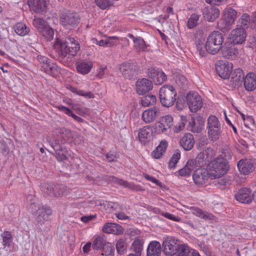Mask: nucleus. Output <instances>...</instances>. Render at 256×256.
I'll use <instances>...</instances> for the list:
<instances>
[{
    "label": "nucleus",
    "instance_id": "f257e3e1",
    "mask_svg": "<svg viewBox=\"0 0 256 256\" xmlns=\"http://www.w3.org/2000/svg\"><path fill=\"white\" fill-rule=\"evenodd\" d=\"M54 48L58 55L63 57L66 56L67 54L76 56L80 48L79 44L73 38H68L67 41L57 38Z\"/></svg>",
    "mask_w": 256,
    "mask_h": 256
},
{
    "label": "nucleus",
    "instance_id": "f03ea898",
    "mask_svg": "<svg viewBox=\"0 0 256 256\" xmlns=\"http://www.w3.org/2000/svg\"><path fill=\"white\" fill-rule=\"evenodd\" d=\"M28 210L34 216L37 224L40 226H42L48 220L49 216L52 213V210L50 207L40 206L35 202L30 204Z\"/></svg>",
    "mask_w": 256,
    "mask_h": 256
},
{
    "label": "nucleus",
    "instance_id": "7ed1b4c3",
    "mask_svg": "<svg viewBox=\"0 0 256 256\" xmlns=\"http://www.w3.org/2000/svg\"><path fill=\"white\" fill-rule=\"evenodd\" d=\"M229 166L226 160L222 158H217L211 161L208 165L206 170L211 178H217L224 175Z\"/></svg>",
    "mask_w": 256,
    "mask_h": 256
},
{
    "label": "nucleus",
    "instance_id": "20e7f679",
    "mask_svg": "<svg viewBox=\"0 0 256 256\" xmlns=\"http://www.w3.org/2000/svg\"><path fill=\"white\" fill-rule=\"evenodd\" d=\"M223 34L218 31H214L208 37L206 48L208 52L212 54H217L222 48L224 42Z\"/></svg>",
    "mask_w": 256,
    "mask_h": 256
},
{
    "label": "nucleus",
    "instance_id": "39448f33",
    "mask_svg": "<svg viewBox=\"0 0 256 256\" xmlns=\"http://www.w3.org/2000/svg\"><path fill=\"white\" fill-rule=\"evenodd\" d=\"M176 96V91L171 85H165L160 90V101L162 104L165 107L168 108L174 105Z\"/></svg>",
    "mask_w": 256,
    "mask_h": 256
},
{
    "label": "nucleus",
    "instance_id": "423d86ee",
    "mask_svg": "<svg viewBox=\"0 0 256 256\" xmlns=\"http://www.w3.org/2000/svg\"><path fill=\"white\" fill-rule=\"evenodd\" d=\"M208 136L212 140H218L220 134V124L214 116H210L208 118Z\"/></svg>",
    "mask_w": 256,
    "mask_h": 256
},
{
    "label": "nucleus",
    "instance_id": "0eeeda50",
    "mask_svg": "<svg viewBox=\"0 0 256 256\" xmlns=\"http://www.w3.org/2000/svg\"><path fill=\"white\" fill-rule=\"evenodd\" d=\"M237 16V12L231 8H226L224 12L221 21L218 26L221 29H226L232 26L235 22Z\"/></svg>",
    "mask_w": 256,
    "mask_h": 256
},
{
    "label": "nucleus",
    "instance_id": "6e6552de",
    "mask_svg": "<svg viewBox=\"0 0 256 256\" xmlns=\"http://www.w3.org/2000/svg\"><path fill=\"white\" fill-rule=\"evenodd\" d=\"M186 100L190 111L192 112L199 110L203 105L201 96L197 92H190L186 95Z\"/></svg>",
    "mask_w": 256,
    "mask_h": 256
},
{
    "label": "nucleus",
    "instance_id": "1a4fd4ad",
    "mask_svg": "<svg viewBox=\"0 0 256 256\" xmlns=\"http://www.w3.org/2000/svg\"><path fill=\"white\" fill-rule=\"evenodd\" d=\"M180 242L178 239L172 236H168L164 238L162 246L164 254L168 256L175 255L177 252V248Z\"/></svg>",
    "mask_w": 256,
    "mask_h": 256
},
{
    "label": "nucleus",
    "instance_id": "9d476101",
    "mask_svg": "<svg viewBox=\"0 0 256 256\" xmlns=\"http://www.w3.org/2000/svg\"><path fill=\"white\" fill-rule=\"evenodd\" d=\"M79 22L80 17L76 12H68L60 16V23L66 29L76 27Z\"/></svg>",
    "mask_w": 256,
    "mask_h": 256
},
{
    "label": "nucleus",
    "instance_id": "9b49d317",
    "mask_svg": "<svg viewBox=\"0 0 256 256\" xmlns=\"http://www.w3.org/2000/svg\"><path fill=\"white\" fill-rule=\"evenodd\" d=\"M246 32L244 28L237 27L230 32L228 39L232 44H241L246 41Z\"/></svg>",
    "mask_w": 256,
    "mask_h": 256
},
{
    "label": "nucleus",
    "instance_id": "f8f14e48",
    "mask_svg": "<svg viewBox=\"0 0 256 256\" xmlns=\"http://www.w3.org/2000/svg\"><path fill=\"white\" fill-rule=\"evenodd\" d=\"M210 178L208 172L204 168L196 169L192 175V178L194 184L198 186L205 184Z\"/></svg>",
    "mask_w": 256,
    "mask_h": 256
},
{
    "label": "nucleus",
    "instance_id": "ddd939ff",
    "mask_svg": "<svg viewBox=\"0 0 256 256\" xmlns=\"http://www.w3.org/2000/svg\"><path fill=\"white\" fill-rule=\"evenodd\" d=\"M216 69L220 77L228 78L232 72V64L229 62H218L216 64Z\"/></svg>",
    "mask_w": 256,
    "mask_h": 256
},
{
    "label": "nucleus",
    "instance_id": "4468645a",
    "mask_svg": "<svg viewBox=\"0 0 256 256\" xmlns=\"http://www.w3.org/2000/svg\"><path fill=\"white\" fill-rule=\"evenodd\" d=\"M152 88V82L146 78H142L137 80L136 83V90L140 95H143Z\"/></svg>",
    "mask_w": 256,
    "mask_h": 256
},
{
    "label": "nucleus",
    "instance_id": "2eb2a0df",
    "mask_svg": "<svg viewBox=\"0 0 256 256\" xmlns=\"http://www.w3.org/2000/svg\"><path fill=\"white\" fill-rule=\"evenodd\" d=\"M236 200L242 203H250L251 202L253 194L251 190L248 188L240 190L235 195Z\"/></svg>",
    "mask_w": 256,
    "mask_h": 256
},
{
    "label": "nucleus",
    "instance_id": "dca6fc26",
    "mask_svg": "<svg viewBox=\"0 0 256 256\" xmlns=\"http://www.w3.org/2000/svg\"><path fill=\"white\" fill-rule=\"evenodd\" d=\"M160 111L158 108L153 106L150 108L145 110L142 115V120L146 123L154 122L160 115Z\"/></svg>",
    "mask_w": 256,
    "mask_h": 256
},
{
    "label": "nucleus",
    "instance_id": "f3484780",
    "mask_svg": "<svg viewBox=\"0 0 256 256\" xmlns=\"http://www.w3.org/2000/svg\"><path fill=\"white\" fill-rule=\"evenodd\" d=\"M204 18L209 22H214L220 14V10L214 6H206L202 11Z\"/></svg>",
    "mask_w": 256,
    "mask_h": 256
},
{
    "label": "nucleus",
    "instance_id": "a211bd4d",
    "mask_svg": "<svg viewBox=\"0 0 256 256\" xmlns=\"http://www.w3.org/2000/svg\"><path fill=\"white\" fill-rule=\"evenodd\" d=\"M148 76L156 84H161L166 80V76L161 70L152 68L150 69Z\"/></svg>",
    "mask_w": 256,
    "mask_h": 256
},
{
    "label": "nucleus",
    "instance_id": "6ab92c4d",
    "mask_svg": "<svg viewBox=\"0 0 256 256\" xmlns=\"http://www.w3.org/2000/svg\"><path fill=\"white\" fill-rule=\"evenodd\" d=\"M139 140L144 144L149 142L152 138V128L149 126H144L140 128L138 134Z\"/></svg>",
    "mask_w": 256,
    "mask_h": 256
},
{
    "label": "nucleus",
    "instance_id": "aec40b11",
    "mask_svg": "<svg viewBox=\"0 0 256 256\" xmlns=\"http://www.w3.org/2000/svg\"><path fill=\"white\" fill-rule=\"evenodd\" d=\"M28 6L31 10L36 13H42L46 10V3L45 0H28Z\"/></svg>",
    "mask_w": 256,
    "mask_h": 256
},
{
    "label": "nucleus",
    "instance_id": "412c9836",
    "mask_svg": "<svg viewBox=\"0 0 256 256\" xmlns=\"http://www.w3.org/2000/svg\"><path fill=\"white\" fill-rule=\"evenodd\" d=\"M93 67V64L90 60H81L76 63L77 72L82 74H86L90 72Z\"/></svg>",
    "mask_w": 256,
    "mask_h": 256
},
{
    "label": "nucleus",
    "instance_id": "4be33fe9",
    "mask_svg": "<svg viewBox=\"0 0 256 256\" xmlns=\"http://www.w3.org/2000/svg\"><path fill=\"white\" fill-rule=\"evenodd\" d=\"M180 144L184 150H190L194 146V138L191 134L186 133L180 138Z\"/></svg>",
    "mask_w": 256,
    "mask_h": 256
},
{
    "label": "nucleus",
    "instance_id": "5701e85b",
    "mask_svg": "<svg viewBox=\"0 0 256 256\" xmlns=\"http://www.w3.org/2000/svg\"><path fill=\"white\" fill-rule=\"evenodd\" d=\"M237 166L240 172L244 174H248L254 170V164L248 160H240Z\"/></svg>",
    "mask_w": 256,
    "mask_h": 256
},
{
    "label": "nucleus",
    "instance_id": "b1692460",
    "mask_svg": "<svg viewBox=\"0 0 256 256\" xmlns=\"http://www.w3.org/2000/svg\"><path fill=\"white\" fill-rule=\"evenodd\" d=\"M168 146V142L166 140H162L159 144L151 154L152 156L156 159L160 158L165 153Z\"/></svg>",
    "mask_w": 256,
    "mask_h": 256
},
{
    "label": "nucleus",
    "instance_id": "393cba45",
    "mask_svg": "<svg viewBox=\"0 0 256 256\" xmlns=\"http://www.w3.org/2000/svg\"><path fill=\"white\" fill-rule=\"evenodd\" d=\"M190 130L194 132H200L204 128V120L201 116L192 118L190 122Z\"/></svg>",
    "mask_w": 256,
    "mask_h": 256
},
{
    "label": "nucleus",
    "instance_id": "a878e982",
    "mask_svg": "<svg viewBox=\"0 0 256 256\" xmlns=\"http://www.w3.org/2000/svg\"><path fill=\"white\" fill-rule=\"evenodd\" d=\"M102 230L106 234H120L122 233V228L114 223L108 222L102 228Z\"/></svg>",
    "mask_w": 256,
    "mask_h": 256
},
{
    "label": "nucleus",
    "instance_id": "bb28decb",
    "mask_svg": "<svg viewBox=\"0 0 256 256\" xmlns=\"http://www.w3.org/2000/svg\"><path fill=\"white\" fill-rule=\"evenodd\" d=\"M238 50L234 45L226 46L222 49V56L228 59H234L238 54Z\"/></svg>",
    "mask_w": 256,
    "mask_h": 256
},
{
    "label": "nucleus",
    "instance_id": "cd10ccee",
    "mask_svg": "<svg viewBox=\"0 0 256 256\" xmlns=\"http://www.w3.org/2000/svg\"><path fill=\"white\" fill-rule=\"evenodd\" d=\"M160 244L156 240L151 242L147 248V256H160Z\"/></svg>",
    "mask_w": 256,
    "mask_h": 256
},
{
    "label": "nucleus",
    "instance_id": "c85d7f7f",
    "mask_svg": "<svg viewBox=\"0 0 256 256\" xmlns=\"http://www.w3.org/2000/svg\"><path fill=\"white\" fill-rule=\"evenodd\" d=\"M196 168V161L194 160H190L182 168L178 170V174L182 176H189L192 171Z\"/></svg>",
    "mask_w": 256,
    "mask_h": 256
},
{
    "label": "nucleus",
    "instance_id": "c756f323",
    "mask_svg": "<svg viewBox=\"0 0 256 256\" xmlns=\"http://www.w3.org/2000/svg\"><path fill=\"white\" fill-rule=\"evenodd\" d=\"M64 132L67 133L68 131L65 129H61L60 130V135L58 136L57 138L53 137L52 140V146L56 151L59 150V145H60L64 143L66 141L65 137L64 136Z\"/></svg>",
    "mask_w": 256,
    "mask_h": 256
},
{
    "label": "nucleus",
    "instance_id": "7c9ffc66",
    "mask_svg": "<svg viewBox=\"0 0 256 256\" xmlns=\"http://www.w3.org/2000/svg\"><path fill=\"white\" fill-rule=\"evenodd\" d=\"M246 89L248 91H252L256 88V80L254 79V74L249 72L246 74L244 80Z\"/></svg>",
    "mask_w": 256,
    "mask_h": 256
},
{
    "label": "nucleus",
    "instance_id": "2f4dec72",
    "mask_svg": "<svg viewBox=\"0 0 256 256\" xmlns=\"http://www.w3.org/2000/svg\"><path fill=\"white\" fill-rule=\"evenodd\" d=\"M190 209L194 214L206 220H214V216L212 214L204 211L198 208L193 206L191 207Z\"/></svg>",
    "mask_w": 256,
    "mask_h": 256
},
{
    "label": "nucleus",
    "instance_id": "473e14b6",
    "mask_svg": "<svg viewBox=\"0 0 256 256\" xmlns=\"http://www.w3.org/2000/svg\"><path fill=\"white\" fill-rule=\"evenodd\" d=\"M15 32L19 36H24L30 32V28L23 22H18L14 26Z\"/></svg>",
    "mask_w": 256,
    "mask_h": 256
},
{
    "label": "nucleus",
    "instance_id": "72a5a7b5",
    "mask_svg": "<svg viewBox=\"0 0 256 256\" xmlns=\"http://www.w3.org/2000/svg\"><path fill=\"white\" fill-rule=\"evenodd\" d=\"M144 243V240L142 239H136L134 241L131 246V250L136 252L134 255L141 256Z\"/></svg>",
    "mask_w": 256,
    "mask_h": 256
},
{
    "label": "nucleus",
    "instance_id": "f704fd0d",
    "mask_svg": "<svg viewBox=\"0 0 256 256\" xmlns=\"http://www.w3.org/2000/svg\"><path fill=\"white\" fill-rule=\"evenodd\" d=\"M54 184H46L42 186V190L44 193L48 195L54 196L56 198L62 196V192H54Z\"/></svg>",
    "mask_w": 256,
    "mask_h": 256
},
{
    "label": "nucleus",
    "instance_id": "c9c22d12",
    "mask_svg": "<svg viewBox=\"0 0 256 256\" xmlns=\"http://www.w3.org/2000/svg\"><path fill=\"white\" fill-rule=\"evenodd\" d=\"M54 184H46L42 186V190L44 193L48 195L54 196L56 198L62 196V192H54Z\"/></svg>",
    "mask_w": 256,
    "mask_h": 256
},
{
    "label": "nucleus",
    "instance_id": "e433bc0d",
    "mask_svg": "<svg viewBox=\"0 0 256 256\" xmlns=\"http://www.w3.org/2000/svg\"><path fill=\"white\" fill-rule=\"evenodd\" d=\"M178 247L176 256H188L192 249L186 244H180Z\"/></svg>",
    "mask_w": 256,
    "mask_h": 256
},
{
    "label": "nucleus",
    "instance_id": "4c0bfd02",
    "mask_svg": "<svg viewBox=\"0 0 256 256\" xmlns=\"http://www.w3.org/2000/svg\"><path fill=\"white\" fill-rule=\"evenodd\" d=\"M244 78V74L243 70L240 68L234 70L232 76V80L236 82V84L242 82Z\"/></svg>",
    "mask_w": 256,
    "mask_h": 256
},
{
    "label": "nucleus",
    "instance_id": "58836bf2",
    "mask_svg": "<svg viewBox=\"0 0 256 256\" xmlns=\"http://www.w3.org/2000/svg\"><path fill=\"white\" fill-rule=\"evenodd\" d=\"M66 88L70 90L72 92L78 95L82 96L86 98H91L94 97V95L92 92L78 90L77 88L73 87L70 85H68L66 86Z\"/></svg>",
    "mask_w": 256,
    "mask_h": 256
},
{
    "label": "nucleus",
    "instance_id": "ea45409f",
    "mask_svg": "<svg viewBox=\"0 0 256 256\" xmlns=\"http://www.w3.org/2000/svg\"><path fill=\"white\" fill-rule=\"evenodd\" d=\"M38 33L47 40H52L54 36V30L48 25L46 26Z\"/></svg>",
    "mask_w": 256,
    "mask_h": 256
},
{
    "label": "nucleus",
    "instance_id": "a19ab883",
    "mask_svg": "<svg viewBox=\"0 0 256 256\" xmlns=\"http://www.w3.org/2000/svg\"><path fill=\"white\" fill-rule=\"evenodd\" d=\"M134 47L138 52H143L146 50V46L144 39L141 37H137L134 40Z\"/></svg>",
    "mask_w": 256,
    "mask_h": 256
},
{
    "label": "nucleus",
    "instance_id": "79ce46f5",
    "mask_svg": "<svg viewBox=\"0 0 256 256\" xmlns=\"http://www.w3.org/2000/svg\"><path fill=\"white\" fill-rule=\"evenodd\" d=\"M156 101V97L154 95L148 94L142 98L141 104L143 106H148L154 104Z\"/></svg>",
    "mask_w": 256,
    "mask_h": 256
},
{
    "label": "nucleus",
    "instance_id": "37998d69",
    "mask_svg": "<svg viewBox=\"0 0 256 256\" xmlns=\"http://www.w3.org/2000/svg\"><path fill=\"white\" fill-rule=\"evenodd\" d=\"M32 24L38 32L48 25L46 22L44 20L36 17H34L33 20Z\"/></svg>",
    "mask_w": 256,
    "mask_h": 256
},
{
    "label": "nucleus",
    "instance_id": "c03bdc74",
    "mask_svg": "<svg viewBox=\"0 0 256 256\" xmlns=\"http://www.w3.org/2000/svg\"><path fill=\"white\" fill-rule=\"evenodd\" d=\"M186 122V116H180V120L174 126L172 130L174 133L178 134L182 131L185 126Z\"/></svg>",
    "mask_w": 256,
    "mask_h": 256
},
{
    "label": "nucleus",
    "instance_id": "a18cd8bd",
    "mask_svg": "<svg viewBox=\"0 0 256 256\" xmlns=\"http://www.w3.org/2000/svg\"><path fill=\"white\" fill-rule=\"evenodd\" d=\"M116 248L120 254H124L126 250V240L124 239H119L116 244Z\"/></svg>",
    "mask_w": 256,
    "mask_h": 256
},
{
    "label": "nucleus",
    "instance_id": "49530a36",
    "mask_svg": "<svg viewBox=\"0 0 256 256\" xmlns=\"http://www.w3.org/2000/svg\"><path fill=\"white\" fill-rule=\"evenodd\" d=\"M156 129L158 133L164 134L170 136V135L168 133V131L169 130L170 132V128L164 124V122H158L156 125Z\"/></svg>",
    "mask_w": 256,
    "mask_h": 256
},
{
    "label": "nucleus",
    "instance_id": "de8ad7c7",
    "mask_svg": "<svg viewBox=\"0 0 256 256\" xmlns=\"http://www.w3.org/2000/svg\"><path fill=\"white\" fill-rule=\"evenodd\" d=\"M2 238L3 245L10 246L12 241V238L11 234L8 232H4L1 234Z\"/></svg>",
    "mask_w": 256,
    "mask_h": 256
},
{
    "label": "nucleus",
    "instance_id": "09e8293b",
    "mask_svg": "<svg viewBox=\"0 0 256 256\" xmlns=\"http://www.w3.org/2000/svg\"><path fill=\"white\" fill-rule=\"evenodd\" d=\"M200 18V15L196 14H192L188 21L187 26L189 28H192L196 26Z\"/></svg>",
    "mask_w": 256,
    "mask_h": 256
},
{
    "label": "nucleus",
    "instance_id": "8fccbe9b",
    "mask_svg": "<svg viewBox=\"0 0 256 256\" xmlns=\"http://www.w3.org/2000/svg\"><path fill=\"white\" fill-rule=\"evenodd\" d=\"M180 158V154L179 152H176L172 156L169 164L168 167L170 168H174L176 166V164L178 162V160Z\"/></svg>",
    "mask_w": 256,
    "mask_h": 256
},
{
    "label": "nucleus",
    "instance_id": "3c124183",
    "mask_svg": "<svg viewBox=\"0 0 256 256\" xmlns=\"http://www.w3.org/2000/svg\"><path fill=\"white\" fill-rule=\"evenodd\" d=\"M122 38L113 36H109L106 39V47H112L114 46L116 44V43L119 40H122Z\"/></svg>",
    "mask_w": 256,
    "mask_h": 256
},
{
    "label": "nucleus",
    "instance_id": "603ef678",
    "mask_svg": "<svg viewBox=\"0 0 256 256\" xmlns=\"http://www.w3.org/2000/svg\"><path fill=\"white\" fill-rule=\"evenodd\" d=\"M104 244L103 238L100 236H96L92 244V248L94 250L101 248Z\"/></svg>",
    "mask_w": 256,
    "mask_h": 256
},
{
    "label": "nucleus",
    "instance_id": "864d4df0",
    "mask_svg": "<svg viewBox=\"0 0 256 256\" xmlns=\"http://www.w3.org/2000/svg\"><path fill=\"white\" fill-rule=\"evenodd\" d=\"M96 5L102 10L106 9L112 4L110 0H95Z\"/></svg>",
    "mask_w": 256,
    "mask_h": 256
},
{
    "label": "nucleus",
    "instance_id": "5fc2aeb1",
    "mask_svg": "<svg viewBox=\"0 0 256 256\" xmlns=\"http://www.w3.org/2000/svg\"><path fill=\"white\" fill-rule=\"evenodd\" d=\"M114 252V248L110 244L106 246L102 250V254L104 256H113Z\"/></svg>",
    "mask_w": 256,
    "mask_h": 256
},
{
    "label": "nucleus",
    "instance_id": "6e6d98bb",
    "mask_svg": "<svg viewBox=\"0 0 256 256\" xmlns=\"http://www.w3.org/2000/svg\"><path fill=\"white\" fill-rule=\"evenodd\" d=\"M239 22L242 24L240 27L242 26L245 28H248L250 22L249 15L248 14H244L240 18Z\"/></svg>",
    "mask_w": 256,
    "mask_h": 256
},
{
    "label": "nucleus",
    "instance_id": "4d7b16f0",
    "mask_svg": "<svg viewBox=\"0 0 256 256\" xmlns=\"http://www.w3.org/2000/svg\"><path fill=\"white\" fill-rule=\"evenodd\" d=\"M161 122H164V124L170 129L172 126L173 118L170 115H166L162 118Z\"/></svg>",
    "mask_w": 256,
    "mask_h": 256
},
{
    "label": "nucleus",
    "instance_id": "13d9d810",
    "mask_svg": "<svg viewBox=\"0 0 256 256\" xmlns=\"http://www.w3.org/2000/svg\"><path fill=\"white\" fill-rule=\"evenodd\" d=\"M197 50L200 56L204 57L206 56L208 52V50L206 48V44L204 46L202 44H198L197 46Z\"/></svg>",
    "mask_w": 256,
    "mask_h": 256
},
{
    "label": "nucleus",
    "instance_id": "bf43d9fd",
    "mask_svg": "<svg viewBox=\"0 0 256 256\" xmlns=\"http://www.w3.org/2000/svg\"><path fill=\"white\" fill-rule=\"evenodd\" d=\"M130 69V65L128 63H124L120 66V70L124 75L128 73Z\"/></svg>",
    "mask_w": 256,
    "mask_h": 256
},
{
    "label": "nucleus",
    "instance_id": "052dcab7",
    "mask_svg": "<svg viewBox=\"0 0 256 256\" xmlns=\"http://www.w3.org/2000/svg\"><path fill=\"white\" fill-rule=\"evenodd\" d=\"M162 215L165 218L174 222H179L180 220V218L178 216H176L168 212H162Z\"/></svg>",
    "mask_w": 256,
    "mask_h": 256
},
{
    "label": "nucleus",
    "instance_id": "680f3d73",
    "mask_svg": "<svg viewBox=\"0 0 256 256\" xmlns=\"http://www.w3.org/2000/svg\"><path fill=\"white\" fill-rule=\"evenodd\" d=\"M228 0H205L207 4L211 5L220 6L226 3Z\"/></svg>",
    "mask_w": 256,
    "mask_h": 256
},
{
    "label": "nucleus",
    "instance_id": "e2e57ef3",
    "mask_svg": "<svg viewBox=\"0 0 256 256\" xmlns=\"http://www.w3.org/2000/svg\"><path fill=\"white\" fill-rule=\"evenodd\" d=\"M112 180L114 183L118 184H119L120 186H124V187H128V182L122 179H120L114 177V176L112 177Z\"/></svg>",
    "mask_w": 256,
    "mask_h": 256
},
{
    "label": "nucleus",
    "instance_id": "0e129e2a",
    "mask_svg": "<svg viewBox=\"0 0 256 256\" xmlns=\"http://www.w3.org/2000/svg\"><path fill=\"white\" fill-rule=\"evenodd\" d=\"M48 70L46 72V74L50 75H54L57 72V66L54 64L52 63Z\"/></svg>",
    "mask_w": 256,
    "mask_h": 256
},
{
    "label": "nucleus",
    "instance_id": "69168bd1",
    "mask_svg": "<svg viewBox=\"0 0 256 256\" xmlns=\"http://www.w3.org/2000/svg\"><path fill=\"white\" fill-rule=\"evenodd\" d=\"M65 187L64 186L54 185V192H62V196L65 194Z\"/></svg>",
    "mask_w": 256,
    "mask_h": 256
},
{
    "label": "nucleus",
    "instance_id": "338daca9",
    "mask_svg": "<svg viewBox=\"0 0 256 256\" xmlns=\"http://www.w3.org/2000/svg\"><path fill=\"white\" fill-rule=\"evenodd\" d=\"M144 177L146 180L152 182L154 184H156L157 185H159L160 184V182L154 177L149 174H145L144 175Z\"/></svg>",
    "mask_w": 256,
    "mask_h": 256
},
{
    "label": "nucleus",
    "instance_id": "774afa93",
    "mask_svg": "<svg viewBox=\"0 0 256 256\" xmlns=\"http://www.w3.org/2000/svg\"><path fill=\"white\" fill-rule=\"evenodd\" d=\"M228 182L227 180L226 179H221L218 181V186L222 189L224 188V186L228 185Z\"/></svg>",
    "mask_w": 256,
    "mask_h": 256
}]
</instances>
